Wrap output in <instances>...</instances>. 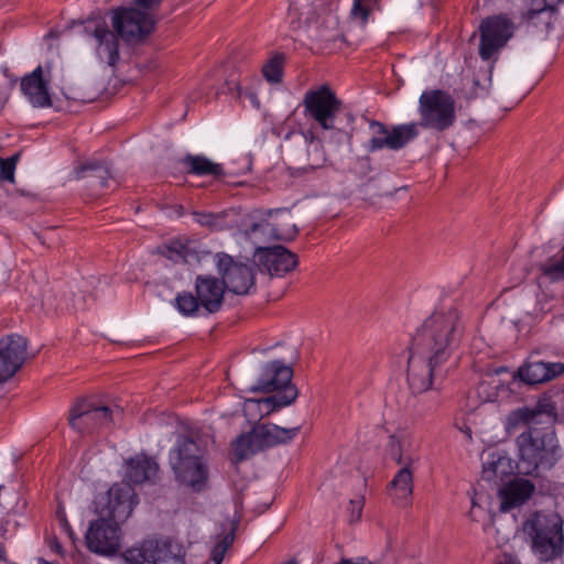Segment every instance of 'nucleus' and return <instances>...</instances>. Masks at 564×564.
Returning a JSON list of instances; mask_svg holds the SVG:
<instances>
[{
  "mask_svg": "<svg viewBox=\"0 0 564 564\" xmlns=\"http://www.w3.org/2000/svg\"><path fill=\"white\" fill-rule=\"evenodd\" d=\"M464 325L457 308L435 311L412 336L406 379L413 393L420 394L442 382L458 348Z\"/></svg>",
  "mask_w": 564,
  "mask_h": 564,
  "instance_id": "obj_1",
  "label": "nucleus"
},
{
  "mask_svg": "<svg viewBox=\"0 0 564 564\" xmlns=\"http://www.w3.org/2000/svg\"><path fill=\"white\" fill-rule=\"evenodd\" d=\"M337 2L334 0H296L289 9L292 30H306L318 41H330L338 31Z\"/></svg>",
  "mask_w": 564,
  "mask_h": 564,
  "instance_id": "obj_2",
  "label": "nucleus"
},
{
  "mask_svg": "<svg viewBox=\"0 0 564 564\" xmlns=\"http://www.w3.org/2000/svg\"><path fill=\"white\" fill-rule=\"evenodd\" d=\"M519 467L525 475L550 470L561 458V448L552 427H531L517 437Z\"/></svg>",
  "mask_w": 564,
  "mask_h": 564,
  "instance_id": "obj_3",
  "label": "nucleus"
},
{
  "mask_svg": "<svg viewBox=\"0 0 564 564\" xmlns=\"http://www.w3.org/2000/svg\"><path fill=\"white\" fill-rule=\"evenodd\" d=\"M175 479L195 492L204 491L208 486L209 469L204 460L203 451L191 437L178 436L169 455Z\"/></svg>",
  "mask_w": 564,
  "mask_h": 564,
  "instance_id": "obj_4",
  "label": "nucleus"
},
{
  "mask_svg": "<svg viewBox=\"0 0 564 564\" xmlns=\"http://www.w3.org/2000/svg\"><path fill=\"white\" fill-rule=\"evenodd\" d=\"M522 529L530 539L532 552L541 561H552L563 554V521L558 514L536 511L524 521Z\"/></svg>",
  "mask_w": 564,
  "mask_h": 564,
  "instance_id": "obj_5",
  "label": "nucleus"
},
{
  "mask_svg": "<svg viewBox=\"0 0 564 564\" xmlns=\"http://www.w3.org/2000/svg\"><path fill=\"white\" fill-rule=\"evenodd\" d=\"M301 429V425L285 429L273 423L254 422L250 432L240 434L232 444L236 460L242 462L258 452L289 444Z\"/></svg>",
  "mask_w": 564,
  "mask_h": 564,
  "instance_id": "obj_6",
  "label": "nucleus"
},
{
  "mask_svg": "<svg viewBox=\"0 0 564 564\" xmlns=\"http://www.w3.org/2000/svg\"><path fill=\"white\" fill-rule=\"evenodd\" d=\"M391 458L401 466L388 486L389 495L399 502H405L413 494L414 463L419 456L412 449V442L405 435H391L389 440Z\"/></svg>",
  "mask_w": 564,
  "mask_h": 564,
  "instance_id": "obj_7",
  "label": "nucleus"
},
{
  "mask_svg": "<svg viewBox=\"0 0 564 564\" xmlns=\"http://www.w3.org/2000/svg\"><path fill=\"white\" fill-rule=\"evenodd\" d=\"M419 128L443 132L456 120L455 100L445 90H424L419 98Z\"/></svg>",
  "mask_w": 564,
  "mask_h": 564,
  "instance_id": "obj_8",
  "label": "nucleus"
},
{
  "mask_svg": "<svg viewBox=\"0 0 564 564\" xmlns=\"http://www.w3.org/2000/svg\"><path fill=\"white\" fill-rule=\"evenodd\" d=\"M302 104L304 117L314 121L323 130L335 128V119L343 108V101L326 84L307 90Z\"/></svg>",
  "mask_w": 564,
  "mask_h": 564,
  "instance_id": "obj_9",
  "label": "nucleus"
},
{
  "mask_svg": "<svg viewBox=\"0 0 564 564\" xmlns=\"http://www.w3.org/2000/svg\"><path fill=\"white\" fill-rule=\"evenodd\" d=\"M115 411L94 398L77 399L69 410L68 423L80 434H90L102 427H109Z\"/></svg>",
  "mask_w": 564,
  "mask_h": 564,
  "instance_id": "obj_10",
  "label": "nucleus"
},
{
  "mask_svg": "<svg viewBox=\"0 0 564 564\" xmlns=\"http://www.w3.org/2000/svg\"><path fill=\"white\" fill-rule=\"evenodd\" d=\"M86 547L97 555L112 556L121 546L120 523L102 516L90 522L85 534Z\"/></svg>",
  "mask_w": 564,
  "mask_h": 564,
  "instance_id": "obj_11",
  "label": "nucleus"
},
{
  "mask_svg": "<svg viewBox=\"0 0 564 564\" xmlns=\"http://www.w3.org/2000/svg\"><path fill=\"white\" fill-rule=\"evenodd\" d=\"M155 20L152 14L135 8H120L113 11L112 26L127 43H137L152 33Z\"/></svg>",
  "mask_w": 564,
  "mask_h": 564,
  "instance_id": "obj_12",
  "label": "nucleus"
},
{
  "mask_svg": "<svg viewBox=\"0 0 564 564\" xmlns=\"http://www.w3.org/2000/svg\"><path fill=\"white\" fill-rule=\"evenodd\" d=\"M513 22L505 14L484 19L479 25V55L484 61L490 59L512 37Z\"/></svg>",
  "mask_w": 564,
  "mask_h": 564,
  "instance_id": "obj_13",
  "label": "nucleus"
},
{
  "mask_svg": "<svg viewBox=\"0 0 564 564\" xmlns=\"http://www.w3.org/2000/svg\"><path fill=\"white\" fill-rule=\"evenodd\" d=\"M138 498L131 484L121 481L113 484L102 501L97 503V513L119 523L124 522L132 513Z\"/></svg>",
  "mask_w": 564,
  "mask_h": 564,
  "instance_id": "obj_14",
  "label": "nucleus"
},
{
  "mask_svg": "<svg viewBox=\"0 0 564 564\" xmlns=\"http://www.w3.org/2000/svg\"><path fill=\"white\" fill-rule=\"evenodd\" d=\"M216 259L217 270L226 290L237 295H246L254 289L256 278L251 265L235 261L225 252L217 253Z\"/></svg>",
  "mask_w": 564,
  "mask_h": 564,
  "instance_id": "obj_15",
  "label": "nucleus"
},
{
  "mask_svg": "<svg viewBox=\"0 0 564 564\" xmlns=\"http://www.w3.org/2000/svg\"><path fill=\"white\" fill-rule=\"evenodd\" d=\"M370 128L373 131V137L369 140L368 145L370 152L384 148L393 151L401 150L419 135L416 122L393 126L389 130L384 123L371 120Z\"/></svg>",
  "mask_w": 564,
  "mask_h": 564,
  "instance_id": "obj_16",
  "label": "nucleus"
},
{
  "mask_svg": "<svg viewBox=\"0 0 564 564\" xmlns=\"http://www.w3.org/2000/svg\"><path fill=\"white\" fill-rule=\"evenodd\" d=\"M253 261L261 272L270 276H283L299 264L297 256L283 246L257 249Z\"/></svg>",
  "mask_w": 564,
  "mask_h": 564,
  "instance_id": "obj_17",
  "label": "nucleus"
},
{
  "mask_svg": "<svg viewBox=\"0 0 564 564\" xmlns=\"http://www.w3.org/2000/svg\"><path fill=\"white\" fill-rule=\"evenodd\" d=\"M28 340L12 334L0 339V383L12 378L26 359Z\"/></svg>",
  "mask_w": 564,
  "mask_h": 564,
  "instance_id": "obj_18",
  "label": "nucleus"
},
{
  "mask_svg": "<svg viewBox=\"0 0 564 564\" xmlns=\"http://www.w3.org/2000/svg\"><path fill=\"white\" fill-rule=\"evenodd\" d=\"M297 395L296 387H289L284 393H274L262 399H248L243 404L245 416L249 421H260L271 413L292 404Z\"/></svg>",
  "mask_w": 564,
  "mask_h": 564,
  "instance_id": "obj_19",
  "label": "nucleus"
},
{
  "mask_svg": "<svg viewBox=\"0 0 564 564\" xmlns=\"http://www.w3.org/2000/svg\"><path fill=\"white\" fill-rule=\"evenodd\" d=\"M293 370L279 360L268 362L257 383L250 388L252 392L284 393L286 388L295 387L291 383Z\"/></svg>",
  "mask_w": 564,
  "mask_h": 564,
  "instance_id": "obj_20",
  "label": "nucleus"
},
{
  "mask_svg": "<svg viewBox=\"0 0 564 564\" xmlns=\"http://www.w3.org/2000/svg\"><path fill=\"white\" fill-rule=\"evenodd\" d=\"M225 285L221 280L210 274H199L195 279V293L202 307L208 314L220 311L224 303Z\"/></svg>",
  "mask_w": 564,
  "mask_h": 564,
  "instance_id": "obj_21",
  "label": "nucleus"
},
{
  "mask_svg": "<svg viewBox=\"0 0 564 564\" xmlns=\"http://www.w3.org/2000/svg\"><path fill=\"white\" fill-rule=\"evenodd\" d=\"M48 84L50 82L43 77L42 66L39 65L32 73L21 78L20 89L33 107L47 108L52 106Z\"/></svg>",
  "mask_w": 564,
  "mask_h": 564,
  "instance_id": "obj_22",
  "label": "nucleus"
},
{
  "mask_svg": "<svg viewBox=\"0 0 564 564\" xmlns=\"http://www.w3.org/2000/svg\"><path fill=\"white\" fill-rule=\"evenodd\" d=\"M273 214H275L276 216H280L281 219L274 220L272 223L267 221L264 224L254 223L250 226L248 232L253 234L259 228H262L273 239L283 240V241L293 240L296 237L299 229H297L296 225L294 224L290 212L288 209H282V208L275 209V210L269 209L267 212L268 216H272Z\"/></svg>",
  "mask_w": 564,
  "mask_h": 564,
  "instance_id": "obj_23",
  "label": "nucleus"
},
{
  "mask_svg": "<svg viewBox=\"0 0 564 564\" xmlns=\"http://www.w3.org/2000/svg\"><path fill=\"white\" fill-rule=\"evenodd\" d=\"M564 373V362L531 361L519 367L517 377L527 384L549 382Z\"/></svg>",
  "mask_w": 564,
  "mask_h": 564,
  "instance_id": "obj_24",
  "label": "nucleus"
},
{
  "mask_svg": "<svg viewBox=\"0 0 564 564\" xmlns=\"http://www.w3.org/2000/svg\"><path fill=\"white\" fill-rule=\"evenodd\" d=\"M76 177L87 180L88 185L97 192L110 188V183L117 184L109 165L99 161H88L82 164L76 170Z\"/></svg>",
  "mask_w": 564,
  "mask_h": 564,
  "instance_id": "obj_25",
  "label": "nucleus"
},
{
  "mask_svg": "<svg viewBox=\"0 0 564 564\" xmlns=\"http://www.w3.org/2000/svg\"><path fill=\"white\" fill-rule=\"evenodd\" d=\"M159 474V464L145 454H139L127 462L126 477L129 484L154 482Z\"/></svg>",
  "mask_w": 564,
  "mask_h": 564,
  "instance_id": "obj_26",
  "label": "nucleus"
},
{
  "mask_svg": "<svg viewBox=\"0 0 564 564\" xmlns=\"http://www.w3.org/2000/svg\"><path fill=\"white\" fill-rule=\"evenodd\" d=\"M534 492V485L527 479H516L499 491L501 511H509L523 505Z\"/></svg>",
  "mask_w": 564,
  "mask_h": 564,
  "instance_id": "obj_27",
  "label": "nucleus"
},
{
  "mask_svg": "<svg viewBox=\"0 0 564 564\" xmlns=\"http://www.w3.org/2000/svg\"><path fill=\"white\" fill-rule=\"evenodd\" d=\"M96 39L97 54L109 66H115L119 59V42L117 32L109 30L106 23H98L93 32Z\"/></svg>",
  "mask_w": 564,
  "mask_h": 564,
  "instance_id": "obj_28",
  "label": "nucleus"
},
{
  "mask_svg": "<svg viewBox=\"0 0 564 564\" xmlns=\"http://www.w3.org/2000/svg\"><path fill=\"white\" fill-rule=\"evenodd\" d=\"M158 252L174 262L192 263L199 262L209 252L199 250L194 242H182L181 240H173L167 245L158 248Z\"/></svg>",
  "mask_w": 564,
  "mask_h": 564,
  "instance_id": "obj_29",
  "label": "nucleus"
},
{
  "mask_svg": "<svg viewBox=\"0 0 564 564\" xmlns=\"http://www.w3.org/2000/svg\"><path fill=\"white\" fill-rule=\"evenodd\" d=\"M161 545L162 541L147 540L138 546L126 550L121 556L128 564H156Z\"/></svg>",
  "mask_w": 564,
  "mask_h": 564,
  "instance_id": "obj_30",
  "label": "nucleus"
},
{
  "mask_svg": "<svg viewBox=\"0 0 564 564\" xmlns=\"http://www.w3.org/2000/svg\"><path fill=\"white\" fill-rule=\"evenodd\" d=\"M181 162L188 174L214 177L225 175L221 164L215 163L204 155L186 154Z\"/></svg>",
  "mask_w": 564,
  "mask_h": 564,
  "instance_id": "obj_31",
  "label": "nucleus"
},
{
  "mask_svg": "<svg viewBox=\"0 0 564 564\" xmlns=\"http://www.w3.org/2000/svg\"><path fill=\"white\" fill-rule=\"evenodd\" d=\"M238 525V519L228 520L223 524V534L218 536V541L216 542L210 552V558L215 564L223 563L227 550L235 542Z\"/></svg>",
  "mask_w": 564,
  "mask_h": 564,
  "instance_id": "obj_32",
  "label": "nucleus"
},
{
  "mask_svg": "<svg viewBox=\"0 0 564 564\" xmlns=\"http://www.w3.org/2000/svg\"><path fill=\"white\" fill-rule=\"evenodd\" d=\"M536 425L534 412L529 406H522L511 411L505 422V429L509 434L522 426H528V430H530L531 427H536Z\"/></svg>",
  "mask_w": 564,
  "mask_h": 564,
  "instance_id": "obj_33",
  "label": "nucleus"
},
{
  "mask_svg": "<svg viewBox=\"0 0 564 564\" xmlns=\"http://www.w3.org/2000/svg\"><path fill=\"white\" fill-rule=\"evenodd\" d=\"M531 410L534 412V420L538 425L544 423L543 417L546 419L549 424H552L557 417L556 404L552 398L547 395L540 398Z\"/></svg>",
  "mask_w": 564,
  "mask_h": 564,
  "instance_id": "obj_34",
  "label": "nucleus"
},
{
  "mask_svg": "<svg viewBox=\"0 0 564 564\" xmlns=\"http://www.w3.org/2000/svg\"><path fill=\"white\" fill-rule=\"evenodd\" d=\"M159 555L156 564H185L181 545L173 541L163 540Z\"/></svg>",
  "mask_w": 564,
  "mask_h": 564,
  "instance_id": "obj_35",
  "label": "nucleus"
},
{
  "mask_svg": "<svg viewBox=\"0 0 564 564\" xmlns=\"http://www.w3.org/2000/svg\"><path fill=\"white\" fill-rule=\"evenodd\" d=\"M540 270L551 281L564 279V247L561 249V257L558 259L550 258L540 265Z\"/></svg>",
  "mask_w": 564,
  "mask_h": 564,
  "instance_id": "obj_36",
  "label": "nucleus"
},
{
  "mask_svg": "<svg viewBox=\"0 0 564 564\" xmlns=\"http://www.w3.org/2000/svg\"><path fill=\"white\" fill-rule=\"evenodd\" d=\"M177 310L186 316H192L197 313L198 308L202 307L200 301L195 293L182 292L175 297Z\"/></svg>",
  "mask_w": 564,
  "mask_h": 564,
  "instance_id": "obj_37",
  "label": "nucleus"
},
{
  "mask_svg": "<svg viewBox=\"0 0 564 564\" xmlns=\"http://www.w3.org/2000/svg\"><path fill=\"white\" fill-rule=\"evenodd\" d=\"M262 74L270 83H280L282 79V57L271 58L262 67Z\"/></svg>",
  "mask_w": 564,
  "mask_h": 564,
  "instance_id": "obj_38",
  "label": "nucleus"
},
{
  "mask_svg": "<svg viewBox=\"0 0 564 564\" xmlns=\"http://www.w3.org/2000/svg\"><path fill=\"white\" fill-rule=\"evenodd\" d=\"M370 1L371 0H354L350 17L354 20H358L361 26H365L368 22L371 12Z\"/></svg>",
  "mask_w": 564,
  "mask_h": 564,
  "instance_id": "obj_39",
  "label": "nucleus"
},
{
  "mask_svg": "<svg viewBox=\"0 0 564 564\" xmlns=\"http://www.w3.org/2000/svg\"><path fill=\"white\" fill-rule=\"evenodd\" d=\"M19 153L8 159H0V180L13 182Z\"/></svg>",
  "mask_w": 564,
  "mask_h": 564,
  "instance_id": "obj_40",
  "label": "nucleus"
},
{
  "mask_svg": "<svg viewBox=\"0 0 564 564\" xmlns=\"http://www.w3.org/2000/svg\"><path fill=\"white\" fill-rule=\"evenodd\" d=\"M547 10H554V7L549 4L546 0H532L530 8L523 13V19L531 21L535 19L536 15L540 13L547 11Z\"/></svg>",
  "mask_w": 564,
  "mask_h": 564,
  "instance_id": "obj_41",
  "label": "nucleus"
},
{
  "mask_svg": "<svg viewBox=\"0 0 564 564\" xmlns=\"http://www.w3.org/2000/svg\"><path fill=\"white\" fill-rule=\"evenodd\" d=\"M350 506H351V514H350V522H354V521H357L360 519L361 517V511H362V506H364V502L361 499H357V500H350Z\"/></svg>",
  "mask_w": 564,
  "mask_h": 564,
  "instance_id": "obj_42",
  "label": "nucleus"
},
{
  "mask_svg": "<svg viewBox=\"0 0 564 564\" xmlns=\"http://www.w3.org/2000/svg\"><path fill=\"white\" fill-rule=\"evenodd\" d=\"M140 9L154 10L158 9L162 0H132Z\"/></svg>",
  "mask_w": 564,
  "mask_h": 564,
  "instance_id": "obj_43",
  "label": "nucleus"
},
{
  "mask_svg": "<svg viewBox=\"0 0 564 564\" xmlns=\"http://www.w3.org/2000/svg\"><path fill=\"white\" fill-rule=\"evenodd\" d=\"M56 517L61 523L62 529H69V522L67 521L63 507H58L56 510Z\"/></svg>",
  "mask_w": 564,
  "mask_h": 564,
  "instance_id": "obj_44",
  "label": "nucleus"
},
{
  "mask_svg": "<svg viewBox=\"0 0 564 564\" xmlns=\"http://www.w3.org/2000/svg\"><path fill=\"white\" fill-rule=\"evenodd\" d=\"M498 564H519L517 558L511 554H502L498 561Z\"/></svg>",
  "mask_w": 564,
  "mask_h": 564,
  "instance_id": "obj_45",
  "label": "nucleus"
},
{
  "mask_svg": "<svg viewBox=\"0 0 564 564\" xmlns=\"http://www.w3.org/2000/svg\"><path fill=\"white\" fill-rule=\"evenodd\" d=\"M337 564H372L368 558L360 557L356 562L350 558H343Z\"/></svg>",
  "mask_w": 564,
  "mask_h": 564,
  "instance_id": "obj_46",
  "label": "nucleus"
},
{
  "mask_svg": "<svg viewBox=\"0 0 564 564\" xmlns=\"http://www.w3.org/2000/svg\"><path fill=\"white\" fill-rule=\"evenodd\" d=\"M305 139L308 141L310 147H313L315 152H321L322 148L319 144L314 143V134L312 132H308L307 135H305Z\"/></svg>",
  "mask_w": 564,
  "mask_h": 564,
  "instance_id": "obj_47",
  "label": "nucleus"
},
{
  "mask_svg": "<svg viewBox=\"0 0 564 564\" xmlns=\"http://www.w3.org/2000/svg\"><path fill=\"white\" fill-rule=\"evenodd\" d=\"M325 161L323 153H321L319 159L314 162H308L304 169L315 170L316 167L321 166L322 163Z\"/></svg>",
  "mask_w": 564,
  "mask_h": 564,
  "instance_id": "obj_48",
  "label": "nucleus"
},
{
  "mask_svg": "<svg viewBox=\"0 0 564 564\" xmlns=\"http://www.w3.org/2000/svg\"><path fill=\"white\" fill-rule=\"evenodd\" d=\"M495 468H496V464H495V463H492V464H490V466H489V467H485V468H484V474H485V475H487V474H489V473H494V474H495V473H496V469H495Z\"/></svg>",
  "mask_w": 564,
  "mask_h": 564,
  "instance_id": "obj_49",
  "label": "nucleus"
},
{
  "mask_svg": "<svg viewBox=\"0 0 564 564\" xmlns=\"http://www.w3.org/2000/svg\"><path fill=\"white\" fill-rule=\"evenodd\" d=\"M63 531L68 535V538H69L72 541H74V536H75V534H74V532H73V530H72V527H70V525H69V529H63Z\"/></svg>",
  "mask_w": 564,
  "mask_h": 564,
  "instance_id": "obj_50",
  "label": "nucleus"
},
{
  "mask_svg": "<svg viewBox=\"0 0 564 564\" xmlns=\"http://www.w3.org/2000/svg\"><path fill=\"white\" fill-rule=\"evenodd\" d=\"M52 549H54L56 552L62 553V547L57 541L54 542V544L51 545Z\"/></svg>",
  "mask_w": 564,
  "mask_h": 564,
  "instance_id": "obj_51",
  "label": "nucleus"
},
{
  "mask_svg": "<svg viewBox=\"0 0 564 564\" xmlns=\"http://www.w3.org/2000/svg\"><path fill=\"white\" fill-rule=\"evenodd\" d=\"M370 8L372 9H379V0H371L370 1Z\"/></svg>",
  "mask_w": 564,
  "mask_h": 564,
  "instance_id": "obj_52",
  "label": "nucleus"
},
{
  "mask_svg": "<svg viewBox=\"0 0 564 564\" xmlns=\"http://www.w3.org/2000/svg\"><path fill=\"white\" fill-rule=\"evenodd\" d=\"M11 83L15 84L17 83V78H11Z\"/></svg>",
  "mask_w": 564,
  "mask_h": 564,
  "instance_id": "obj_53",
  "label": "nucleus"
}]
</instances>
